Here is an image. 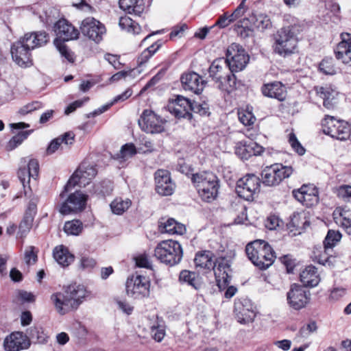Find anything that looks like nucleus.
I'll return each mask as SVG.
<instances>
[{"instance_id":"f704fd0d","label":"nucleus","mask_w":351,"mask_h":351,"mask_svg":"<svg viewBox=\"0 0 351 351\" xmlns=\"http://www.w3.org/2000/svg\"><path fill=\"white\" fill-rule=\"evenodd\" d=\"M179 280L182 283H186L195 289H199L202 286L200 278L195 272L189 270H182L180 273Z\"/></svg>"},{"instance_id":"8fccbe9b","label":"nucleus","mask_w":351,"mask_h":351,"mask_svg":"<svg viewBox=\"0 0 351 351\" xmlns=\"http://www.w3.org/2000/svg\"><path fill=\"white\" fill-rule=\"evenodd\" d=\"M254 24L257 29L261 31L271 27V22L269 17L263 14H258L256 16V20L254 22Z\"/></svg>"},{"instance_id":"6e6552de","label":"nucleus","mask_w":351,"mask_h":351,"mask_svg":"<svg viewBox=\"0 0 351 351\" xmlns=\"http://www.w3.org/2000/svg\"><path fill=\"white\" fill-rule=\"evenodd\" d=\"M226 55L224 61L232 72L244 69L250 60L245 50L237 43H232L228 47Z\"/></svg>"},{"instance_id":"9d476101","label":"nucleus","mask_w":351,"mask_h":351,"mask_svg":"<svg viewBox=\"0 0 351 351\" xmlns=\"http://www.w3.org/2000/svg\"><path fill=\"white\" fill-rule=\"evenodd\" d=\"M96 168L88 162H82L75 170L64 186V190L68 191L70 188L79 185L86 186L97 175Z\"/></svg>"},{"instance_id":"ea45409f","label":"nucleus","mask_w":351,"mask_h":351,"mask_svg":"<svg viewBox=\"0 0 351 351\" xmlns=\"http://www.w3.org/2000/svg\"><path fill=\"white\" fill-rule=\"evenodd\" d=\"M21 163L22 167H27L29 171V176H32V178L36 179L39 171V164L38 160L34 158L25 157L21 158Z\"/></svg>"},{"instance_id":"7c9ffc66","label":"nucleus","mask_w":351,"mask_h":351,"mask_svg":"<svg viewBox=\"0 0 351 351\" xmlns=\"http://www.w3.org/2000/svg\"><path fill=\"white\" fill-rule=\"evenodd\" d=\"M300 280L305 287H316L320 281V278L315 267L307 266L300 274Z\"/></svg>"},{"instance_id":"e2e57ef3","label":"nucleus","mask_w":351,"mask_h":351,"mask_svg":"<svg viewBox=\"0 0 351 351\" xmlns=\"http://www.w3.org/2000/svg\"><path fill=\"white\" fill-rule=\"evenodd\" d=\"M136 154V147L132 143H128L122 146L120 155L123 158H128Z\"/></svg>"},{"instance_id":"393cba45","label":"nucleus","mask_w":351,"mask_h":351,"mask_svg":"<svg viewBox=\"0 0 351 351\" xmlns=\"http://www.w3.org/2000/svg\"><path fill=\"white\" fill-rule=\"evenodd\" d=\"M316 94L323 99V105L327 109H333L338 104L339 93L330 86H316Z\"/></svg>"},{"instance_id":"f8f14e48","label":"nucleus","mask_w":351,"mask_h":351,"mask_svg":"<svg viewBox=\"0 0 351 351\" xmlns=\"http://www.w3.org/2000/svg\"><path fill=\"white\" fill-rule=\"evenodd\" d=\"M260 186L261 180L258 176L247 174L237 181L236 192L240 197L250 201L259 191Z\"/></svg>"},{"instance_id":"dca6fc26","label":"nucleus","mask_w":351,"mask_h":351,"mask_svg":"<svg viewBox=\"0 0 351 351\" xmlns=\"http://www.w3.org/2000/svg\"><path fill=\"white\" fill-rule=\"evenodd\" d=\"M87 195L80 191L71 194L60 208V213L62 215H69L80 212L85 208Z\"/></svg>"},{"instance_id":"0e129e2a","label":"nucleus","mask_w":351,"mask_h":351,"mask_svg":"<svg viewBox=\"0 0 351 351\" xmlns=\"http://www.w3.org/2000/svg\"><path fill=\"white\" fill-rule=\"evenodd\" d=\"M337 195L345 201L351 200V186L344 185L340 186L337 190Z\"/></svg>"},{"instance_id":"c03bdc74","label":"nucleus","mask_w":351,"mask_h":351,"mask_svg":"<svg viewBox=\"0 0 351 351\" xmlns=\"http://www.w3.org/2000/svg\"><path fill=\"white\" fill-rule=\"evenodd\" d=\"M162 43L157 41L145 49L138 58L140 64L145 63L161 47Z\"/></svg>"},{"instance_id":"39448f33","label":"nucleus","mask_w":351,"mask_h":351,"mask_svg":"<svg viewBox=\"0 0 351 351\" xmlns=\"http://www.w3.org/2000/svg\"><path fill=\"white\" fill-rule=\"evenodd\" d=\"M155 257L169 266L178 264L183 256V250L181 245L172 239L160 241L154 250Z\"/></svg>"},{"instance_id":"a211bd4d","label":"nucleus","mask_w":351,"mask_h":351,"mask_svg":"<svg viewBox=\"0 0 351 351\" xmlns=\"http://www.w3.org/2000/svg\"><path fill=\"white\" fill-rule=\"evenodd\" d=\"M293 197L302 205L311 207L318 201V191L313 184H303L300 188L292 191Z\"/></svg>"},{"instance_id":"ddd939ff","label":"nucleus","mask_w":351,"mask_h":351,"mask_svg":"<svg viewBox=\"0 0 351 351\" xmlns=\"http://www.w3.org/2000/svg\"><path fill=\"white\" fill-rule=\"evenodd\" d=\"M165 122L152 110H143L138 125L141 130L146 133L158 134L165 130Z\"/></svg>"},{"instance_id":"cd10ccee","label":"nucleus","mask_w":351,"mask_h":351,"mask_svg":"<svg viewBox=\"0 0 351 351\" xmlns=\"http://www.w3.org/2000/svg\"><path fill=\"white\" fill-rule=\"evenodd\" d=\"M192 103L193 102L187 98L178 95L173 102L172 111L178 117L189 118L191 116Z\"/></svg>"},{"instance_id":"79ce46f5","label":"nucleus","mask_w":351,"mask_h":351,"mask_svg":"<svg viewBox=\"0 0 351 351\" xmlns=\"http://www.w3.org/2000/svg\"><path fill=\"white\" fill-rule=\"evenodd\" d=\"M31 132L32 130L23 131L14 136L7 144V150L12 151L16 147L20 145L25 139L27 138Z\"/></svg>"},{"instance_id":"13d9d810","label":"nucleus","mask_w":351,"mask_h":351,"mask_svg":"<svg viewBox=\"0 0 351 351\" xmlns=\"http://www.w3.org/2000/svg\"><path fill=\"white\" fill-rule=\"evenodd\" d=\"M132 95V89L128 88L122 94L116 96L109 106H104V107H103V108L101 110H99V112L95 111L94 113L95 114H99L100 113H102L105 110H106L110 106H112L114 103H117L119 101H123L126 100L127 99H128Z\"/></svg>"},{"instance_id":"864d4df0","label":"nucleus","mask_w":351,"mask_h":351,"mask_svg":"<svg viewBox=\"0 0 351 351\" xmlns=\"http://www.w3.org/2000/svg\"><path fill=\"white\" fill-rule=\"evenodd\" d=\"M191 111L201 116L209 115V105L206 102L193 101Z\"/></svg>"},{"instance_id":"37998d69","label":"nucleus","mask_w":351,"mask_h":351,"mask_svg":"<svg viewBox=\"0 0 351 351\" xmlns=\"http://www.w3.org/2000/svg\"><path fill=\"white\" fill-rule=\"evenodd\" d=\"M82 230L83 225L80 220L66 221L64 226V230L68 235H78Z\"/></svg>"},{"instance_id":"69168bd1","label":"nucleus","mask_w":351,"mask_h":351,"mask_svg":"<svg viewBox=\"0 0 351 351\" xmlns=\"http://www.w3.org/2000/svg\"><path fill=\"white\" fill-rule=\"evenodd\" d=\"M104 58L108 61L115 69L119 70L122 67V64L119 61V58L116 55L107 53L104 56Z\"/></svg>"},{"instance_id":"4be33fe9","label":"nucleus","mask_w":351,"mask_h":351,"mask_svg":"<svg viewBox=\"0 0 351 351\" xmlns=\"http://www.w3.org/2000/svg\"><path fill=\"white\" fill-rule=\"evenodd\" d=\"M341 41L334 49L335 57L345 64L351 66V34H341Z\"/></svg>"},{"instance_id":"603ef678","label":"nucleus","mask_w":351,"mask_h":351,"mask_svg":"<svg viewBox=\"0 0 351 351\" xmlns=\"http://www.w3.org/2000/svg\"><path fill=\"white\" fill-rule=\"evenodd\" d=\"M250 143L239 142L237 144L235 147V153L243 160L248 159L251 156V152L248 149Z\"/></svg>"},{"instance_id":"b1692460","label":"nucleus","mask_w":351,"mask_h":351,"mask_svg":"<svg viewBox=\"0 0 351 351\" xmlns=\"http://www.w3.org/2000/svg\"><path fill=\"white\" fill-rule=\"evenodd\" d=\"M18 41L31 51L45 45L49 41V36L45 32L27 33Z\"/></svg>"},{"instance_id":"5fc2aeb1","label":"nucleus","mask_w":351,"mask_h":351,"mask_svg":"<svg viewBox=\"0 0 351 351\" xmlns=\"http://www.w3.org/2000/svg\"><path fill=\"white\" fill-rule=\"evenodd\" d=\"M30 337L35 342L40 344L47 343L48 339L47 335L42 330V328H34L31 329Z\"/></svg>"},{"instance_id":"bf43d9fd","label":"nucleus","mask_w":351,"mask_h":351,"mask_svg":"<svg viewBox=\"0 0 351 351\" xmlns=\"http://www.w3.org/2000/svg\"><path fill=\"white\" fill-rule=\"evenodd\" d=\"M150 333L152 338L158 342H160L165 336V330L161 325H153L150 328Z\"/></svg>"},{"instance_id":"9b49d317","label":"nucleus","mask_w":351,"mask_h":351,"mask_svg":"<svg viewBox=\"0 0 351 351\" xmlns=\"http://www.w3.org/2000/svg\"><path fill=\"white\" fill-rule=\"evenodd\" d=\"M125 287L128 295L134 299H141L149 295L150 281L146 276H132L128 278Z\"/></svg>"},{"instance_id":"58836bf2","label":"nucleus","mask_w":351,"mask_h":351,"mask_svg":"<svg viewBox=\"0 0 351 351\" xmlns=\"http://www.w3.org/2000/svg\"><path fill=\"white\" fill-rule=\"evenodd\" d=\"M341 234L338 230H329L324 241L325 252L332 250L333 247L341 240Z\"/></svg>"},{"instance_id":"473e14b6","label":"nucleus","mask_w":351,"mask_h":351,"mask_svg":"<svg viewBox=\"0 0 351 351\" xmlns=\"http://www.w3.org/2000/svg\"><path fill=\"white\" fill-rule=\"evenodd\" d=\"M160 231L162 233L171 234H183L186 231L184 225L178 223L173 218H169L159 225Z\"/></svg>"},{"instance_id":"09e8293b","label":"nucleus","mask_w":351,"mask_h":351,"mask_svg":"<svg viewBox=\"0 0 351 351\" xmlns=\"http://www.w3.org/2000/svg\"><path fill=\"white\" fill-rule=\"evenodd\" d=\"M54 45L59 51L62 57H64L70 62H74V57L73 52L67 47V46L62 42L58 40H54Z\"/></svg>"},{"instance_id":"49530a36","label":"nucleus","mask_w":351,"mask_h":351,"mask_svg":"<svg viewBox=\"0 0 351 351\" xmlns=\"http://www.w3.org/2000/svg\"><path fill=\"white\" fill-rule=\"evenodd\" d=\"M34 219V218L30 215H24V217L19 226V237L23 238L27 234L32 227Z\"/></svg>"},{"instance_id":"20e7f679","label":"nucleus","mask_w":351,"mask_h":351,"mask_svg":"<svg viewBox=\"0 0 351 351\" xmlns=\"http://www.w3.org/2000/svg\"><path fill=\"white\" fill-rule=\"evenodd\" d=\"M298 27L295 23L278 29L274 34V50L280 56H287L294 53L298 43L297 33Z\"/></svg>"},{"instance_id":"c9c22d12","label":"nucleus","mask_w":351,"mask_h":351,"mask_svg":"<svg viewBox=\"0 0 351 351\" xmlns=\"http://www.w3.org/2000/svg\"><path fill=\"white\" fill-rule=\"evenodd\" d=\"M222 77V79L217 81L215 84L221 90L230 93L236 86L235 75L233 74V72L230 71V72H228L226 75Z\"/></svg>"},{"instance_id":"774afa93","label":"nucleus","mask_w":351,"mask_h":351,"mask_svg":"<svg viewBox=\"0 0 351 351\" xmlns=\"http://www.w3.org/2000/svg\"><path fill=\"white\" fill-rule=\"evenodd\" d=\"M118 308L127 315H130L133 311V306L125 301L115 299Z\"/></svg>"},{"instance_id":"bb28decb","label":"nucleus","mask_w":351,"mask_h":351,"mask_svg":"<svg viewBox=\"0 0 351 351\" xmlns=\"http://www.w3.org/2000/svg\"><path fill=\"white\" fill-rule=\"evenodd\" d=\"M262 93L265 96L284 101L287 96L285 86L280 82L266 84L262 87Z\"/></svg>"},{"instance_id":"c756f323","label":"nucleus","mask_w":351,"mask_h":351,"mask_svg":"<svg viewBox=\"0 0 351 351\" xmlns=\"http://www.w3.org/2000/svg\"><path fill=\"white\" fill-rule=\"evenodd\" d=\"M55 261L62 267H67L74 261V256L63 245H58L53 250Z\"/></svg>"},{"instance_id":"5701e85b","label":"nucleus","mask_w":351,"mask_h":351,"mask_svg":"<svg viewBox=\"0 0 351 351\" xmlns=\"http://www.w3.org/2000/svg\"><path fill=\"white\" fill-rule=\"evenodd\" d=\"M183 88L197 95L200 94L205 86V81L195 72L184 73L181 77Z\"/></svg>"},{"instance_id":"2eb2a0df","label":"nucleus","mask_w":351,"mask_h":351,"mask_svg":"<svg viewBox=\"0 0 351 351\" xmlns=\"http://www.w3.org/2000/svg\"><path fill=\"white\" fill-rule=\"evenodd\" d=\"M310 295L309 291L302 286L293 284L287 293V303L291 308L300 310L308 303Z\"/></svg>"},{"instance_id":"f257e3e1","label":"nucleus","mask_w":351,"mask_h":351,"mask_svg":"<svg viewBox=\"0 0 351 351\" xmlns=\"http://www.w3.org/2000/svg\"><path fill=\"white\" fill-rule=\"evenodd\" d=\"M88 296V291L84 285L74 283L64 287L63 292L53 293L51 300L57 312L65 315L76 310Z\"/></svg>"},{"instance_id":"e433bc0d","label":"nucleus","mask_w":351,"mask_h":351,"mask_svg":"<svg viewBox=\"0 0 351 351\" xmlns=\"http://www.w3.org/2000/svg\"><path fill=\"white\" fill-rule=\"evenodd\" d=\"M196 267L204 269L213 267V253L210 251H204L196 254L194 259Z\"/></svg>"},{"instance_id":"680f3d73","label":"nucleus","mask_w":351,"mask_h":351,"mask_svg":"<svg viewBox=\"0 0 351 351\" xmlns=\"http://www.w3.org/2000/svg\"><path fill=\"white\" fill-rule=\"evenodd\" d=\"M289 143L291 147L300 156H302L305 153V149L298 141L295 134L291 132L289 134Z\"/></svg>"},{"instance_id":"4d7b16f0","label":"nucleus","mask_w":351,"mask_h":351,"mask_svg":"<svg viewBox=\"0 0 351 351\" xmlns=\"http://www.w3.org/2000/svg\"><path fill=\"white\" fill-rule=\"evenodd\" d=\"M292 226L298 228L299 230L303 229L307 223V221L304 213H293L291 219Z\"/></svg>"},{"instance_id":"1a4fd4ad","label":"nucleus","mask_w":351,"mask_h":351,"mask_svg":"<svg viewBox=\"0 0 351 351\" xmlns=\"http://www.w3.org/2000/svg\"><path fill=\"white\" fill-rule=\"evenodd\" d=\"M323 132L333 138L346 141L350 136L349 124L343 121L335 120L334 117L326 116L322 121Z\"/></svg>"},{"instance_id":"aec40b11","label":"nucleus","mask_w":351,"mask_h":351,"mask_svg":"<svg viewBox=\"0 0 351 351\" xmlns=\"http://www.w3.org/2000/svg\"><path fill=\"white\" fill-rule=\"evenodd\" d=\"M31 345L29 337L22 332H14L7 336L3 341L6 351H21L27 350Z\"/></svg>"},{"instance_id":"0eeeda50","label":"nucleus","mask_w":351,"mask_h":351,"mask_svg":"<svg viewBox=\"0 0 351 351\" xmlns=\"http://www.w3.org/2000/svg\"><path fill=\"white\" fill-rule=\"evenodd\" d=\"M233 315L240 324L247 325L254 321L256 307L247 298H237L234 302Z\"/></svg>"},{"instance_id":"2f4dec72","label":"nucleus","mask_w":351,"mask_h":351,"mask_svg":"<svg viewBox=\"0 0 351 351\" xmlns=\"http://www.w3.org/2000/svg\"><path fill=\"white\" fill-rule=\"evenodd\" d=\"M226 66H228L223 58L215 60L209 67V77L212 78L213 82L215 83L220 79H222L228 72H230V70H228Z\"/></svg>"},{"instance_id":"de8ad7c7","label":"nucleus","mask_w":351,"mask_h":351,"mask_svg":"<svg viewBox=\"0 0 351 351\" xmlns=\"http://www.w3.org/2000/svg\"><path fill=\"white\" fill-rule=\"evenodd\" d=\"M319 70L326 75H335L336 68L332 58H326L319 64Z\"/></svg>"},{"instance_id":"4468645a","label":"nucleus","mask_w":351,"mask_h":351,"mask_svg":"<svg viewBox=\"0 0 351 351\" xmlns=\"http://www.w3.org/2000/svg\"><path fill=\"white\" fill-rule=\"evenodd\" d=\"M82 34L95 43H99L106 33V27L99 21L93 17L84 19L80 25Z\"/></svg>"},{"instance_id":"72a5a7b5","label":"nucleus","mask_w":351,"mask_h":351,"mask_svg":"<svg viewBox=\"0 0 351 351\" xmlns=\"http://www.w3.org/2000/svg\"><path fill=\"white\" fill-rule=\"evenodd\" d=\"M119 3L120 8L129 14L140 15L145 9L143 0H119Z\"/></svg>"},{"instance_id":"7ed1b4c3","label":"nucleus","mask_w":351,"mask_h":351,"mask_svg":"<svg viewBox=\"0 0 351 351\" xmlns=\"http://www.w3.org/2000/svg\"><path fill=\"white\" fill-rule=\"evenodd\" d=\"M245 252L251 262L261 270L269 268L276 259L273 248L264 240H256L248 243Z\"/></svg>"},{"instance_id":"f03ea898","label":"nucleus","mask_w":351,"mask_h":351,"mask_svg":"<svg viewBox=\"0 0 351 351\" xmlns=\"http://www.w3.org/2000/svg\"><path fill=\"white\" fill-rule=\"evenodd\" d=\"M191 180L202 200L211 202L217 199L220 182L215 173L201 171L192 174Z\"/></svg>"},{"instance_id":"052dcab7","label":"nucleus","mask_w":351,"mask_h":351,"mask_svg":"<svg viewBox=\"0 0 351 351\" xmlns=\"http://www.w3.org/2000/svg\"><path fill=\"white\" fill-rule=\"evenodd\" d=\"M34 246H28L25 251L24 259L27 265H34L36 263L37 252Z\"/></svg>"},{"instance_id":"423d86ee","label":"nucleus","mask_w":351,"mask_h":351,"mask_svg":"<svg viewBox=\"0 0 351 351\" xmlns=\"http://www.w3.org/2000/svg\"><path fill=\"white\" fill-rule=\"evenodd\" d=\"M293 169L290 166H284L280 163H275L265 167L261 173L263 183L268 186L278 185L283 180L289 178L293 173Z\"/></svg>"},{"instance_id":"4c0bfd02","label":"nucleus","mask_w":351,"mask_h":351,"mask_svg":"<svg viewBox=\"0 0 351 351\" xmlns=\"http://www.w3.org/2000/svg\"><path fill=\"white\" fill-rule=\"evenodd\" d=\"M131 205L132 202L130 199L126 198L123 199L121 197H117L111 202L110 206L113 213L122 215Z\"/></svg>"},{"instance_id":"a878e982","label":"nucleus","mask_w":351,"mask_h":351,"mask_svg":"<svg viewBox=\"0 0 351 351\" xmlns=\"http://www.w3.org/2000/svg\"><path fill=\"white\" fill-rule=\"evenodd\" d=\"M11 53L13 60L19 66H27L31 63L30 51L17 41L11 47Z\"/></svg>"},{"instance_id":"c85d7f7f","label":"nucleus","mask_w":351,"mask_h":351,"mask_svg":"<svg viewBox=\"0 0 351 351\" xmlns=\"http://www.w3.org/2000/svg\"><path fill=\"white\" fill-rule=\"evenodd\" d=\"M75 135L72 132H66L58 138L52 140L47 148V154H53L59 149L63 148V145H72L74 142Z\"/></svg>"},{"instance_id":"412c9836","label":"nucleus","mask_w":351,"mask_h":351,"mask_svg":"<svg viewBox=\"0 0 351 351\" xmlns=\"http://www.w3.org/2000/svg\"><path fill=\"white\" fill-rule=\"evenodd\" d=\"M215 276L220 289L230 283V264L228 259L223 257L218 258L213 263Z\"/></svg>"},{"instance_id":"6e6d98bb","label":"nucleus","mask_w":351,"mask_h":351,"mask_svg":"<svg viewBox=\"0 0 351 351\" xmlns=\"http://www.w3.org/2000/svg\"><path fill=\"white\" fill-rule=\"evenodd\" d=\"M317 330V326L315 322H311L301 327L297 336L298 338H307Z\"/></svg>"},{"instance_id":"338daca9","label":"nucleus","mask_w":351,"mask_h":351,"mask_svg":"<svg viewBox=\"0 0 351 351\" xmlns=\"http://www.w3.org/2000/svg\"><path fill=\"white\" fill-rule=\"evenodd\" d=\"M18 177L24 187H25V183L26 180L27 179V181L29 182L30 178H32V176H29V171L25 167H22L21 162L18 171Z\"/></svg>"},{"instance_id":"6ab92c4d","label":"nucleus","mask_w":351,"mask_h":351,"mask_svg":"<svg viewBox=\"0 0 351 351\" xmlns=\"http://www.w3.org/2000/svg\"><path fill=\"white\" fill-rule=\"evenodd\" d=\"M53 30L57 36L55 40L62 43L76 40L80 35L78 29L64 19L55 23Z\"/></svg>"},{"instance_id":"f3484780","label":"nucleus","mask_w":351,"mask_h":351,"mask_svg":"<svg viewBox=\"0 0 351 351\" xmlns=\"http://www.w3.org/2000/svg\"><path fill=\"white\" fill-rule=\"evenodd\" d=\"M156 191L160 195L168 196L173 193L176 185L173 182L170 172L158 169L154 173Z\"/></svg>"},{"instance_id":"a18cd8bd","label":"nucleus","mask_w":351,"mask_h":351,"mask_svg":"<svg viewBox=\"0 0 351 351\" xmlns=\"http://www.w3.org/2000/svg\"><path fill=\"white\" fill-rule=\"evenodd\" d=\"M333 216L336 223L340 224L346 232L351 235V219L343 216L341 213H339V208H337L335 210Z\"/></svg>"},{"instance_id":"3c124183","label":"nucleus","mask_w":351,"mask_h":351,"mask_svg":"<svg viewBox=\"0 0 351 351\" xmlns=\"http://www.w3.org/2000/svg\"><path fill=\"white\" fill-rule=\"evenodd\" d=\"M240 122L245 126L253 125L256 121L252 112L247 110H241L238 112Z\"/></svg>"},{"instance_id":"a19ab883","label":"nucleus","mask_w":351,"mask_h":351,"mask_svg":"<svg viewBox=\"0 0 351 351\" xmlns=\"http://www.w3.org/2000/svg\"><path fill=\"white\" fill-rule=\"evenodd\" d=\"M119 27L128 32L138 34L139 25L128 16H121L119 22Z\"/></svg>"}]
</instances>
